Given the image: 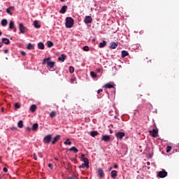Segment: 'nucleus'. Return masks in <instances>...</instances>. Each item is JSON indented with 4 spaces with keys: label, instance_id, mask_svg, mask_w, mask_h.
Returning <instances> with one entry per match:
<instances>
[{
    "label": "nucleus",
    "instance_id": "nucleus-1",
    "mask_svg": "<svg viewBox=\"0 0 179 179\" xmlns=\"http://www.w3.org/2000/svg\"><path fill=\"white\" fill-rule=\"evenodd\" d=\"M50 59H51L50 57L44 59L42 62L43 65H45V64H47V65H48V66H49V68H54V66L55 65V62H51Z\"/></svg>",
    "mask_w": 179,
    "mask_h": 179
},
{
    "label": "nucleus",
    "instance_id": "nucleus-2",
    "mask_svg": "<svg viewBox=\"0 0 179 179\" xmlns=\"http://www.w3.org/2000/svg\"><path fill=\"white\" fill-rule=\"evenodd\" d=\"M73 19L71 17H67L66 18V27H67L68 29H71V27H73Z\"/></svg>",
    "mask_w": 179,
    "mask_h": 179
},
{
    "label": "nucleus",
    "instance_id": "nucleus-3",
    "mask_svg": "<svg viewBox=\"0 0 179 179\" xmlns=\"http://www.w3.org/2000/svg\"><path fill=\"white\" fill-rule=\"evenodd\" d=\"M52 139V136L51 134H49L48 136H45L43 138V143L47 145L50 144V142H51V140Z\"/></svg>",
    "mask_w": 179,
    "mask_h": 179
},
{
    "label": "nucleus",
    "instance_id": "nucleus-4",
    "mask_svg": "<svg viewBox=\"0 0 179 179\" xmlns=\"http://www.w3.org/2000/svg\"><path fill=\"white\" fill-rule=\"evenodd\" d=\"M157 177H159V178H164L165 177H167V171H166L164 169H162V171L158 173Z\"/></svg>",
    "mask_w": 179,
    "mask_h": 179
},
{
    "label": "nucleus",
    "instance_id": "nucleus-5",
    "mask_svg": "<svg viewBox=\"0 0 179 179\" xmlns=\"http://www.w3.org/2000/svg\"><path fill=\"white\" fill-rule=\"evenodd\" d=\"M19 29L22 34H24L26 33V31L27 30V28H26V27H24L22 23H20L19 24Z\"/></svg>",
    "mask_w": 179,
    "mask_h": 179
},
{
    "label": "nucleus",
    "instance_id": "nucleus-6",
    "mask_svg": "<svg viewBox=\"0 0 179 179\" xmlns=\"http://www.w3.org/2000/svg\"><path fill=\"white\" fill-rule=\"evenodd\" d=\"M149 134L152 138H157V135L159 134V131L156 129H152L149 131Z\"/></svg>",
    "mask_w": 179,
    "mask_h": 179
},
{
    "label": "nucleus",
    "instance_id": "nucleus-7",
    "mask_svg": "<svg viewBox=\"0 0 179 179\" xmlns=\"http://www.w3.org/2000/svg\"><path fill=\"white\" fill-rule=\"evenodd\" d=\"M115 136L117 139L122 141V139L125 136V133L124 132H117L115 134Z\"/></svg>",
    "mask_w": 179,
    "mask_h": 179
},
{
    "label": "nucleus",
    "instance_id": "nucleus-8",
    "mask_svg": "<svg viewBox=\"0 0 179 179\" xmlns=\"http://www.w3.org/2000/svg\"><path fill=\"white\" fill-rule=\"evenodd\" d=\"M98 177L99 178H104V171L101 168L98 169Z\"/></svg>",
    "mask_w": 179,
    "mask_h": 179
},
{
    "label": "nucleus",
    "instance_id": "nucleus-9",
    "mask_svg": "<svg viewBox=\"0 0 179 179\" xmlns=\"http://www.w3.org/2000/svg\"><path fill=\"white\" fill-rule=\"evenodd\" d=\"M84 22L86 24H89L90 23H92V22H93V19L88 15L85 17Z\"/></svg>",
    "mask_w": 179,
    "mask_h": 179
},
{
    "label": "nucleus",
    "instance_id": "nucleus-10",
    "mask_svg": "<svg viewBox=\"0 0 179 179\" xmlns=\"http://www.w3.org/2000/svg\"><path fill=\"white\" fill-rule=\"evenodd\" d=\"M102 141H104V142H110L111 141V137L108 135L102 136Z\"/></svg>",
    "mask_w": 179,
    "mask_h": 179
},
{
    "label": "nucleus",
    "instance_id": "nucleus-11",
    "mask_svg": "<svg viewBox=\"0 0 179 179\" xmlns=\"http://www.w3.org/2000/svg\"><path fill=\"white\" fill-rule=\"evenodd\" d=\"M59 139H61V136H56L52 141V145H55L59 141Z\"/></svg>",
    "mask_w": 179,
    "mask_h": 179
},
{
    "label": "nucleus",
    "instance_id": "nucleus-12",
    "mask_svg": "<svg viewBox=\"0 0 179 179\" xmlns=\"http://www.w3.org/2000/svg\"><path fill=\"white\" fill-rule=\"evenodd\" d=\"M1 43L2 44H6V45H9V44H10V41H9V39L6 38H3L1 39Z\"/></svg>",
    "mask_w": 179,
    "mask_h": 179
},
{
    "label": "nucleus",
    "instance_id": "nucleus-13",
    "mask_svg": "<svg viewBox=\"0 0 179 179\" xmlns=\"http://www.w3.org/2000/svg\"><path fill=\"white\" fill-rule=\"evenodd\" d=\"M15 9V7L13 6H10L9 8H8L6 9V12L8 15H10V16H12V15H13V13H12L11 10H13Z\"/></svg>",
    "mask_w": 179,
    "mask_h": 179
},
{
    "label": "nucleus",
    "instance_id": "nucleus-14",
    "mask_svg": "<svg viewBox=\"0 0 179 179\" xmlns=\"http://www.w3.org/2000/svg\"><path fill=\"white\" fill-rule=\"evenodd\" d=\"M110 48H112L113 50H115V48H117L118 43H115V42H112L110 44Z\"/></svg>",
    "mask_w": 179,
    "mask_h": 179
},
{
    "label": "nucleus",
    "instance_id": "nucleus-15",
    "mask_svg": "<svg viewBox=\"0 0 179 179\" xmlns=\"http://www.w3.org/2000/svg\"><path fill=\"white\" fill-rule=\"evenodd\" d=\"M81 160H83V162H84V163H87L89 164V159L86 158L85 157V155H83V154L81 155Z\"/></svg>",
    "mask_w": 179,
    "mask_h": 179
},
{
    "label": "nucleus",
    "instance_id": "nucleus-16",
    "mask_svg": "<svg viewBox=\"0 0 179 179\" xmlns=\"http://www.w3.org/2000/svg\"><path fill=\"white\" fill-rule=\"evenodd\" d=\"M127 55H129V53L127 50H122V58H125V57H127Z\"/></svg>",
    "mask_w": 179,
    "mask_h": 179
},
{
    "label": "nucleus",
    "instance_id": "nucleus-17",
    "mask_svg": "<svg viewBox=\"0 0 179 179\" xmlns=\"http://www.w3.org/2000/svg\"><path fill=\"white\" fill-rule=\"evenodd\" d=\"M117 176H118V174L117 173V171H112V172L110 173V176L113 178H117Z\"/></svg>",
    "mask_w": 179,
    "mask_h": 179
},
{
    "label": "nucleus",
    "instance_id": "nucleus-18",
    "mask_svg": "<svg viewBox=\"0 0 179 179\" xmlns=\"http://www.w3.org/2000/svg\"><path fill=\"white\" fill-rule=\"evenodd\" d=\"M66 9H68V6H63L60 10V13H65L66 12Z\"/></svg>",
    "mask_w": 179,
    "mask_h": 179
},
{
    "label": "nucleus",
    "instance_id": "nucleus-19",
    "mask_svg": "<svg viewBox=\"0 0 179 179\" xmlns=\"http://www.w3.org/2000/svg\"><path fill=\"white\" fill-rule=\"evenodd\" d=\"M106 44H107V42L106 41H103V42H101L99 43V48H103L106 47Z\"/></svg>",
    "mask_w": 179,
    "mask_h": 179
},
{
    "label": "nucleus",
    "instance_id": "nucleus-20",
    "mask_svg": "<svg viewBox=\"0 0 179 179\" xmlns=\"http://www.w3.org/2000/svg\"><path fill=\"white\" fill-rule=\"evenodd\" d=\"M38 129V124L34 123L31 127L32 131H37Z\"/></svg>",
    "mask_w": 179,
    "mask_h": 179
},
{
    "label": "nucleus",
    "instance_id": "nucleus-21",
    "mask_svg": "<svg viewBox=\"0 0 179 179\" xmlns=\"http://www.w3.org/2000/svg\"><path fill=\"white\" fill-rule=\"evenodd\" d=\"M34 26L36 29H40L41 27V25L38 24V21L37 20L34 22Z\"/></svg>",
    "mask_w": 179,
    "mask_h": 179
},
{
    "label": "nucleus",
    "instance_id": "nucleus-22",
    "mask_svg": "<svg viewBox=\"0 0 179 179\" xmlns=\"http://www.w3.org/2000/svg\"><path fill=\"white\" fill-rule=\"evenodd\" d=\"M70 152H73L75 153H78L79 152V150L78 148H76L75 147H71V148L69 149Z\"/></svg>",
    "mask_w": 179,
    "mask_h": 179
},
{
    "label": "nucleus",
    "instance_id": "nucleus-23",
    "mask_svg": "<svg viewBox=\"0 0 179 179\" xmlns=\"http://www.w3.org/2000/svg\"><path fill=\"white\" fill-rule=\"evenodd\" d=\"M66 59V56L65 55H62L61 57H59V61H62L64 62Z\"/></svg>",
    "mask_w": 179,
    "mask_h": 179
},
{
    "label": "nucleus",
    "instance_id": "nucleus-24",
    "mask_svg": "<svg viewBox=\"0 0 179 179\" xmlns=\"http://www.w3.org/2000/svg\"><path fill=\"white\" fill-rule=\"evenodd\" d=\"M104 87H106V89H113L114 88V85H113V84L107 83L105 85Z\"/></svg>",
    "mask_w": 179,
    "mask_h": 179
},
{
    "label": "nucleus",
    "instance_id": "nucleus-25",
    "mask_svg": "<svg viewBox=\"0 0 179 179\" xmlns=\"http://www.w3.org/2000/svg\"><path fill=\"white\" fill-rule=\"evenodd\" d=\"M36 110H37V106L36 105H32L30 107V110L31 111V113H35Z\"/></svg>",
    "mask_w": 179,
    "mask_h": 179
},
{
    "label": "nucleus",
    "instance_id": "nucleus-26",
    "mask_svg": "<svg viewBox=\"0 0 179 179\" xmlns=\"http://www.w3.org/2000/svg\"><path fill=\"white\" fill-rule=\"evenodd\" d=\"M85 167H86L87 169H89V164L84 162L83 164H82V165L80 166V169H85Z\"/></svg>",
    "mask_w": 179,
    "mask_h": 179
},
{
    "label": "nucleus",
    "instance_id": "nucleus-27",
    "mask_svg": "<svg viewBox=\"0 0 179 179\" xmlns=\"http://www.w3.org/2000/svg\"><path fill=\"white\" fill-rule=\"evenodd\" d=\"M13 27H15V22L13 21H10L9 24V29L13 30Z\"/></svg>",
    "mask_w": 179,
    "mask_h": 179
},
{
    "label": "nucleus",
    "instance_id": "nucleus-28",
    "mask_svg": "<svg viewBox=\"0 0 179 179\" xmlns=\"http://www.w3.org/2000/svg\"><path fill=\"white\" fill-rule=\"evenodd\" d=\"M90 135H91V136L94 138V136H97V135H99V132H97L96 131H91Z\"/></svg>",
    "mask_w": 179,
    "mask_h": 179
},
{
    "label": "nucleus",
    "instance_id": "nucleus-29",
    "mask_svg": "<svg viewBox=\"0 0 179 179\" xmlns=\"http://www.w3.org/2000/svg\"><path fill=\"white\" fill-rule=\"evenodd\" d=\"M38 47L39 50H44V43L40 42L38 44Z\"/></svg>",
    "mask_w": 179,
    "mask_h": 179
},
{
    "label": "nucleus",
    "instance_id": "nucleus-30",
    "mask_svg": "<svg viewBox=\"0 0 179 179\" xmlns=\"http://www.w3.org/2000/svg\"><path fill=\"white\" fill-rule=\"evenodd\" d=\"M18 128H23V120H20L17 123Z\"/></svg>",
    "mask_w": 179,
    "mask_h": 179
},
{
    "label": "nucleus",
    "instance_id": "nucleus-31",
    "mask_svg": "<svg viewBox=\"0 0 179 179\" xmlns=\"http://www.w3.org/2000/svg\"><path fill=\"white\" fill-rule=\"evenodd\" d=\"M27 48V50H34V45L31 43H29Z\"/></svg>",
    "mask_w": 179,
    "mask_h": 179
},
{
    "label": "nucleus",
    "instance_id": "nucleus-32",
    "mask_svg": "<svg viewBox=\"0 0 179 179\" xmlns=\"http://www.w3.org/2000/svg\"><path fill=\"white\" fill-rule=\"evenodd\" d=\"M64 145H72V142L71 141V140H69V138H67L66 140V141L64 142Z\"/></svg>",
    "mask_w": 179,
    "mask_h": 179
},
{
    "label": "nucleus",
    "instance_id": "nucleus-33",
    "mask_svg": "<svg viewBox=\"0 0 179 179\" xmlns=\"http://www.w3.org/2000/svg\"><path fill=\"white\" fill-rule=\"evenodd\" d=\"M48 48H51V47H54V43L48 41Z\"/></svg>",
    "mask_w": 179,
    "mask_h": 179
},
{
    "label": "nucleus",
    "instance_id": "nucleus-34",
    "mask_svg": "<svg viewBox=\"0 0 179 179\" xmlns=\"http://www.w3.org/2000/svg\"><path fill=\"white\" fill-rule=\"evenodd\" d=\"M56 115H57V113L55 112V111H52V112L50 113V117L51 118H54V117H55Z\"/></svg>",
    "mask_w": 179,
    "mask_h": 179
},
{
    "label": "nucleus",
    "instance_id": "nucleus-35",
    "mask_svg": "<svg viewBox=\"0 0 179 179\" xmlns=\"http://www.w3.org/2000/svg\"><path fill=\"white\" fill-rule=\"evenodd\" d=\"M6 24H8V20H2V21H1V25H2V26H6Z\"/></svg>",
    "mask_w": 179,
    "mask_h": 179
},
{
    "label": "nucleus",
    "instance_id": "nucleus-36",
    "mask_svg": "<svg viewBox=\"0 0 179 179\" xmlns=\"http://www.w3.org/2000/svg\"><path fill=\"white\" fill-rule=\"evenodd\" d=\"M90 76H92V78H97V74H96V73H94V71L90 72Z\"/></svg>",
    "mask_w": 179,
    "mask_h": 179
},
{
    "label": "nucleus",
    "instance_id": "nucleus-37",
    "mask_svg": "<svg viewBox=\"0 0 179 179\" xmlns=\"http://www.w3.org/2000/svg\"><path fill=\"white\" fill-rule=\"evenodd\" d=\"M171 149H172L171 146L168 145L166 147V153H170V152H171Z\"/></svg>",
    "mask_w": 179,
    "mask_h": 179
},
{
    "label": "nucleus",
    "instance_id": "nucleus-38",
    "mask_svg": "<svg viewBox=\"0 0 179 179\" xmlns=\"http://www.w3.org/2000/svg\"><path fill=\"white\" fill-rule=\"evenodd\" d=\"M69 69L70 73H73V72H75V69L73 68V66H70Z\"/></svg>",
    "mask_w": 179,
    "mask_h": 179
},
{
    "label": "nucleus",
    "instance_id": "nucleus-39",
    "mask_svg": "<svg viewBox=\"0 0 179 179\" xmlns=\"http://www.w3.org/2000/svg\"><path fill=\"white\" fill-rule=\"evenodd\" d=\"M15 109L20 108V105L19 103H15Z\"/></svg>",
    "mask_w": 179,
    "mask_h": 179
},
{
    "label": "nucleus",
    "instance_id": "nucleus-40",
    "mask_svg": "<svg viewBox=\"0 0 179 179\" xmlns=\"http://www.w3.org/2000/svg\"><path fill=\"white\" fill-rule=\"evenodd\" d=\"M83 50L84 51H89L90 49L89 48V46H84V47L83 48Z\"/></svg>",
    "mask_w": 179,
    "mask_h": 179
},
{
    "label": "nucleus",
    "instance_id": "nucleus-41",
    "mask_svg": "<svg viewBox=\"0 0 179 179\" xmlns=\"http://www.w3.org/2000/svg\"><path fill=\"white\" fill-rule=\"evenodd\" d=\"M48 167L51 169H52L54 168L52 164H48Z\"/></svg>",
    "mask_w": 179,
    "mask_h": 179
},
{
    "label": "nucleus",
    "instance_id": "nucleus-42",
    "mask_svg": "<svg viewBox=\"0 0 179 179\" xmlns=\"http://www.w3.org/2000/svg\"><path fill=\"white\" fill-rule=\"evenodd\" d=\"M3 171H4V173H8V168L4 167Z\"/></svg>",
    "mask_w": 179,
    "mask_h": 179
},
{
    "label": "nucleus",
    "instance_id": "nucleus-43",
    "mask_svg": "<svg viewBox=\"0 0 179 179\" xmlns=\"http://www.w3.org/2000/svg\"><path fill=\"white\" fill-rule=\"evenodd\" d=\"M27 131H28V132H30V131H32L31 130V127H27Z\"/></svg>",
    "mask_w": 179,
    "mask_h": 179
},
{
    "label": "nucleus",
    "instance_id": "nucleus-44",
    "mask_svg": "<svg viewBox=\"0 0 179 179\" xmlns=\"http://www.w3.org/2000/svg\"><path fill=\"white\" fill-rule=\"evenodd\" d=\"M101 92H103V89H99L97 91V93L99 94V93H101Z\"/></svg>",
    "mask_w": 179,
    "mask_h": 179
},
{
    "label": "nucleus",
    "instance_id": "nucleus-45",
    "mask_svg": "<svg viewBox=\"0 0 179 179\" xmlns=\"http://www.w3.org/2000/svg\"><path fill=\"white\" fill-rule=\"evenodd\" d=\"M34 160H37V156L36 155V153H34Z\"/></svg>",
    "mask_w": 179,
    "mask_h": 179
},
{
    "label": "nucleus",
    "instance_id": "nucleus-46",
    "mask_svg": "<svg viewBox=\"0 0 179 179\" xmlns=\"http://www.w3.org/2000/svg\"><path fill=\"white\" fill-rule=\"evenodd\" d=\"M9 52V50L8 49L4 50V54H8Z\"/></svg>",
    "mask_w": 179,
    "mask_h": 179
},
{
    "label": "nucleus",
    "instance_id": "nucleus-47",
    "mask_svg": "<svg viewBox=\"0 0 179 179\" xmlns=\"http://www.w3.org/2000/svg\"><path fill=\"white\" fill-rule=\"evenodd\" d=\"M16 129H17V128H16V127H11V131H16Z\"/></svg>",
    "mask_w": 179,
    "mask_h": 179
},
{
    "label": "nucleus",
    "instance_id": "nucleus-48",
    "mask_svg": "<svg viewBox=\"0 0 179 179\" xmlns=\"http://www.w3.org/2000/svg\"><path fill=\"white\" fill-rule=\"evenodd\" d=\"M21 54H22L23 56H24V55H26V52L22 51V52H21Z\"/></svg>",
    "mask_w": 179,
    "mask_h": 179
},
{
    "label": "nucleus",
    "instance_id": "nucleus-49",
    "mask_svg": "<svg viewBox=\"0 0 179 179\" xmlns=\"http://www.w3.org/2000/svg\"><path fill=\"white\" fill-rule=\"evenodd\" d=\"M114 168H115V169H118V164H115V165H114Z\"/></svg>",
    "mask_w": 179,
    "mask_h": 179
},
{
    "label": "nucleus",
    "instance_id": "nucleus-50",
    "mask_svg": "<svg viewBox=\"0 0 179 179\" xmlns=\"http://www.w3.org/2000/svg\"><path fill=\"white\" fill-rule=\"evenodd\" d=\"M2 45H3L2 44V42H0V48H1V47H2Z\"/></svg>",
    "mask_w": 179,
    "mask_h": 179
},
{
    "label": "nucleus",
    "instance_id": "nucleus-51",
    "mask_svg": "<svg viewBox=\"0 0 179 179\" xmlns=\"http://www.w3.org/2000/svg\"><path fill=\"white\" fill-rule=\"evenodd\" d=\"M113 170V167L109 168V171H111Z\"/></svg>",
    "mask_w": 179,
    "mask_h": 179
},
{
    "label": "nucleus",
    "instance_id": "nucleus-52",
    "mask_svg": "<svg viewBox=\"0 0 179 179\" xmlns=\"http://www.w3.org/2000/svg\"><path fill=\"white\" fill-rule=\"evenodd\" d=\"M74 80H75L71 79V83H73Z\"/></svg>",
    "mask_w": 179,
    "mask_h": 179
},
{
    "label": "nucleus",
    "instance_id": "nucleus-53",
    "mask_svg": "<svg viewBox=\"0 0 179 179\" xmlns=\"http://www.w3.org/2000/svg\"><path fill=\"white\" fill-rule=\"evenodd\" d=\"M148 166H150V162L147 163Z\"/></svg>",
    "mask_w": 179,
    "mask_h": 179
},
{
    "label": "nucleus",
    "instance_id": "nucleus-54",
    "mask_svg": "<svg viewBox=\"0 0 179 179\" xmlns=\"http://www.w3.org/2000/svg\"><path fill=\"white\" fill-rule=\"evenodd\" d=\"M100 71H101V69H99L97 70V72H100Z\"/></svg>",
    "mask_w": 179,
    "mask_h": 179
},
{
    "label": "nucleus",
    "instance_id": "nucleus-55",
    "mask_svg": "<svg viewBox=\"0 0 179 179\" xmlns=\"http://www.w3.org/2000/svg\"><path fill=\"white\" fill-rule=\"evenodd\" d=\"M2 36V32L0 31V36Z\"/></svg>",
    "mask_w": 179,
    "mask_h": 179
},
{
    "label": "nucleus",
    "instance_id": "nucleus-56",
    "mask_svg": "<svg viewBox=\"0 0 179 179\" xmlns=\"http://www.w3.org/2000/svg\"><path fill=\"white\" fill-rule=\"evenodd\" d=\"M110 134H113V130H110Z\"/></svg>",
    "mask_w": 179,
    "mask_h": 179
},
{
    "label": "nucleus",
    "instance_id": "nucleus-57",
    "mask_svg": "<svg viewBox=\"0 0 179 179\" xmlns=\"http://www.w3.org/2000/svg\"><path fill=\"white\" fill-rule=\"evenodd\" d=\"M61 1V2H64V1H65V0H60Z\"/></svg>",
    "mask_w": 179,
    "mask_h": 179
},
{
    "label": "nucleus",
    "instance_id": "nucleus-58",
    "mask_svg": "<svg viewBox=\"0 0 179 179\" xmlns=\"http://www.w3.org/2000/svg\"><path fill=\"white\" fill-rule=\"evenodd\" d=\"M1 111L3 112V108H2Z\"/></svg>",
    "mask_w": 179,
    "mask_h": 179
},
{
    "label": "nucleus",
    "instance_id": "nucleus-59",
    "mask_svg": "<svg viewBox=\"0 0 179 179\" xmlns=\"http://www.w3.org/2000/svg\"><path fill=\"white\" fill-rule=\"evenodd\" d=\"M0 170H1V168H0Z\"/></svg>",
    "mask_w": 179,
    "mask_h": 179
}]
</instances>
